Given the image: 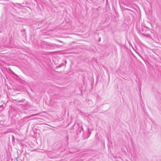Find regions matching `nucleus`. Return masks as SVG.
<instances>
[{"instance_id":"1","label":"nucleus","mask_w":161,"mask_h":161,"mask_svg":"<svg viewBox=\"0 0 161 161\" xmlns=\"http://www.w3.org/2000/svg\"><path fill=\"white\" fill-rule=\"evenodd\" d=\"M38 115V114H32L31 116H32L37 115Z\"/></svg>"}]
</instances>
